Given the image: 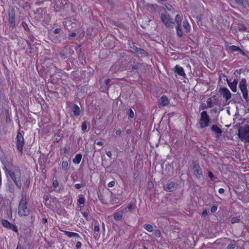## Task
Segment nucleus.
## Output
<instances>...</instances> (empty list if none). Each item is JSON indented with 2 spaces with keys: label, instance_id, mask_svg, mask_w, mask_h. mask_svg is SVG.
<instances>
[{
  "label": "nucleus",
  "instance_id": "79ce46f5",
  "mask_svg": "<svg viewBox=\"0 0 249 249\" xmlns=\"http://www.w3.org/2000/svg\"><path fill=\"white\" fill-rule=\"evenodd\" d=\"M231 222L232 224L238 223L240 222V219L237 217H233L231 218Z\"/></svg>",
  "mask_w": 249,
  "mask_h": 249
},
{
  "label": "nucleus",
  "instance_id": "0e129e2a",
  "mask_svg": "<svg viewBox=\"0 0 249 249\" xmlns=\"http://www.w3.org/2000/svg\"><path fill=\"white\" fill-rule=\"evenodd\" d=\"M100 230L99 226L98 225H95L94 227V231H98L99 232Z\"/></svg>",
  "mask_w": 249,
  "mask_h": 249
},
{
  "label": "nucleus",
  "instance_id": "7ed1b4c3",
  "mask_svg": "<svg viewBox=\"0 0 249 249\" xmlns=\"http://www.w3.org/2000/svg\"><path fill=\"white\" fill-rule=\"evenodd\" d=\"M21 197L18 206V213L20 216H27L30 214V210L27 208V201L25 196L22 195Z\"/></svg>",
  "mask_w": 249,
  "mask_h": 249
},
{
  "label": "nucleus",
  "instance_id": "b1692460",
  "mask_svg": "<svg viewBox=\"0 0 249 249\" xmlns=\"http://www.w3.org/2000/svg\"><path fill=\"white\" fill-rule=\"evenodd\" d=\"M65 234L69 237H80V236L78 233L71 231H66L65 232Z\"/></svg>",
  "mask_w": 249,
  "mask_h": 249
},
{
  "label": "nucleus",
  "instance_id": "f3484780",
  "mask_svg": "<svg viewBox=\"0 0 249 249\" xmlns=\"http://www.w3.org/2000/svg\"><path fill=\"white\" fill-rule=\"evenodd\" d=\"M169 103V100L166 96H162L159 100V105L162 107L167 105Z\"/></svg>",
  "mask_w": 249,
  "mask_h": 249
},
{
  "label": "nucleus",
  "instance_id": "72a5a7b5",
  "mask_svg": "<svg viewBox=\"0 0 249 249\" xmlns=\"http://www.w3.org/2000/svg\"><path fill=\"white\" fill-rule=\"evenodd\" d=\"M143 227L149 232H152L153 231V227L150 224H144Z\"/></svg>",
  "mask_w": 249,
  "mask_h": 249
},
{
  "label": "nucleus",
  "instance_id": "f257e3e1",
  "mask_svg": "<svg viewBox=\"0 0 249 249\" xmlns=\"http://www.w3.org/2000/svg\"><path fill=\"white\" fill-rule=\"evenodd\" d=\"M7 177H10L14 181L17 187L20 189L22 186L21 181V171L19 167L6 174Z\"/></svg>",
  "mask_w": 249,
  "mask_h": 249
},
{
  "label": "nucleus",
  "instance_id": "bf43d9fd",
  "mask_svg": "<svg viewBox=\"0 0 249 249\" xmlns=\"http://www.w3.org/2000/svg\"><path fill=\"white\" fill-rule=\"evenodd\" d=\"M116 67L117 66L116 65L112 66V67L110 68V71H111L112 72H116L117 71Z\"/></svg>",
  "mask_w": 249,
  "mask_h": 249
},
{
  "label": "nucleus",
  "instance_id": "c9c22d12",
  "mask_svg": "<svg viewBox=\"0 0 249 249\" xmlns=\"http://www.w3.org/2000/svg\"><path fill=\"white\" fill-rule=\"evenodd\" d=\"M229 49L232 52L240 51V48L234 45L230 46L229 47Z\"/></svg>",
  "mask_w": 249,
  "mask_h": 249
},
{
  "label": "nucleus",
  "instance_id": "a19ab883",
  "mask_svg": "<svg viewBox=\"0 0 249 249\" xmlns=\"http://www.w3.org/2000/svg\"><path fill=\"white\" fill-rule=\"evenodd\" d=\"M128 211L132 212L135 209V205H132V204H128V206L126 208Z\"/></svg>",
  "mask_w": 249,
  "mask_h": 249
},
{
  "label": "nucleus",
  "instance_id": "5701e85b",
  "mask_svg": "<svg viewBox=\"0 0 249 249\" xmlns=\"http://www.w3.org/2000/svg\"><path fill=\"white\" fill-rule=\"evenodd\" d=\"M82 155L81 154H78L76 155L75 158L72 160V161L74 164H78L80 163Z\"/></svg>",
  "mask_w": 249,
  "mask_h": 249
},
{
  "label": "nucleus",
  "instance_id": "423d86ee",
  "mask_svg": "<svg viewBox=\"0 0 249 249\" xmlns=\"http://www.w3.org/2000/svg\"><path fill=\"white\" fill-rule=\"evenodd\" d=\"M239 88L242 93L243 98L247 105L249 104V91L247 89V83L245 78L241 79L239 84Z\"/></svg>",
  "mask_w": 249,
  "mask_h": 249
},
{
  "label": "nucleus",
  "instance_id": "774afa93",
  "mask_svg": "<svg viewBox=\"0 0 249 249\" xmlns=\"http://www.w3.org/2000/svg\"><path fill=\"white\" fill-rule=\"evenodd\" d=\"M225 192V190L223 188H220L218 190V192L220 194H223Z\"/></svg>",
  "mask_w": 249,
  "mask_h": 249
},
{
  "label": "nucleus",
  "instance_id": "37998d69",
  "mask_svg": "<svg viewBox=\"0 0 249 249\" xmlns=\"http://www.w3.org/2000/svg\"><path fill=\"white\" fill-rule=\"evenodd\" d=\"M128 112H129V113H128L129 117L131 119L134 118L135 115H134V113L132 109L131 108H130L128 110Z\"/></svg>",
  "mask_w": 249,
  "mask_h": 249
},
{
  "label": "nucleus",
  "instance_id": "6e6d98bb",
  "mask_svg": "<svg viewBox=\"0 0 249 249\" xmlns=\"http://www.w3.org/2000/svg\"><path fill=\"white\" fill-rule=\"evenodd\" d=\"M241 70H237L234 72V74L236 77L239 78V75L241 74Z\"/></svg>",
  "mask_w": 249,
  "mask_h": 249
},
{
  "label": "nucleus",
  "instance_id": "393cba45",
  "mask_svg": "<svg viewBox=\"0 0 249 249\" xmlns=\"http://www.w3.org/2000/svg\"><path fill=\"white\" fill-rule=\"evenodd\" d=\"M129 48L130 51L135 53H137L139 49V48L135 45L134 43H132V44H129Z\"/></svg>",
  "mask_w": 249,
  "mask_h": 249
},
{
  "label": "nucleus",
  "instance_id": "052dcab7",
  "mask_svg": "<svg viewBox=\"0 0 249 249\" xmlns=\"http://www.w3.org/2000/svg\"><path fill=\"white\" fill-rule=\"evenodd\" d=\"M22 26H23V28H24L25 30H28V25H27V23H26L24 22H22Z\"/></svg>",
  "mask_w": 249,
  "mask_h": 249
},
{
  "label": "nucleus",
  "instance_id": "49530a36",
  "mask_svg": "<svg viewBox=\"0 0 249 249\" xmlns=\"http://www.w3.org/2000/svg\"><path fill=\"white\" fill-rule=\"evenodd\" d=\"M208 176L212 180H214L215 179V177L211 171L208 172Z\"/></svg>",
  "mask_w": 249,
  "mask_h": 249
},
{
  "label": "nucleus",
  "instance_id": "3c124183",
  "mask_svg": "<svg viewBox=\"0 0 249 249\" xmlns=\"http://www.w3.org/2000/svg\"><path fill=\"white\" fill-rule=\"evenodd\" d=\"M207 107H212V100L211 98H209L207 99Z\"/></svg>",
  "mask_w": 249,
  "mask_h": 249
},
{
  "label": "nucleus",
  "instance_id": "58836bf2",
  "mask_svg": "<svg viewBox=\"0 0 249 249\" xmlns=\"http://www.w3.org/2000/svg\"><path fill=\"white\" fill-rule=\"evenodd\" d=\"M137 53L141 54V55H143L144 56H147L148 54V53L146 52V51H145L144 49H141V48H139Z\"/></svg>",
  "mask_w": 249,
  "mask_h": 249
},
{
  "label": "nucleus",
  "instance_id": "2f4dec72",
  "mask_svg": "<svg viewBox=\"0 0 249 249\" xmlns=\"http://www.w3.org/2000/svg\"><path fill=\"white\" fill-rule=\"evenodd\" d=\"M59 54L62 60L66 59L69 57V54L65 53L63 51H60L59 53Z\"/></svg>",
  "mask_w": 249,
  "mask_h": 249
},
{
  "label": "nucleus",
  "instance_id": "603ef678",
  "mask_svg": "<svg viewBox=\"0 0 249 249\" xmlns=\"http://www.w3.org/2000/svg\"><path fill=\"white\" fill-rule=\"evenodd\" d=\"M26 42L28 45V48L29 49V50H31L30 53H32V50L33 49V48L32 47V46H31V44L29 40H26Z\"/></svg>",
  "mask_w": 249,
  "mask_h": 249
},
{
  "label": "nucleus",
  "instance_id": "5fc2aeb1",
  "mask_svg": "<svg viewBox=\"0 0 249 249\" xmlns=\"http://www.w3.org/2000/svg\"><path fill=\"white\" fill-rule=\"evenodd\" d=\"M166 8L168 11H171L172 12H174V11H175L174 9L173 8L172 6L171 5H169L168 6H166Z\"/></svg>",
  "mask_w": 249,
  "mask_h": 249
},
{
  "label": "nucleus",
  "instance_id": "a878e982",
  "mask_svg": "<svg viewBox=\"0 0 249 249\" xmlns=\"http://www.w3.org/2000/svg\"><path fill=\"white\" fill-rule=\"evenodd\" d=\"M5 116H6V120L5 121L7 123L10 124L11 122V119H10V117L11 115V112L8 110L6 109L5 110Z\"/></svg>",
  "mask_w": 249,
  "mask_h": 249
},
{
  "label": "nucleus",
  "instance_id": "f03ea898",
  "mask_svg": "<svg viewBox=\"0 0 249 249\" xmlns=\"http://www.w3.org/2000/svg\"><path fill=\"white\" fill-rule=\"evenodd\" d=\"M1 161L3 165L5 174L12 171L18 167L13 165L12 160L9 155H4L1 158Z\"/></svg>",
  "mask_w": 249,
  "mask_h": 249
},
{
  "label": "nucleus",
  "instance_id": "20e7f679",
  "mask_svg": "<svg viewBox=\"0 0 249 249\" xmlns=\"http://www.w3.org/2000/svg\"><path fill=\"white\" fill-rule=\"evenodd\" d=\"M54 10L56 12L65 10L67 13H69L71 10V5L68 4L66 0H57L54 5Z\"/></svg>",
  "mask_w": 249,
  "mask_h": 249
},
{
  "label": "nucleus",
  "instance_id": "7c9ffc66",
  "mask_svg": "<svg viewBox=\"0 0 249 249\" xmlns=\"http://www.w3.org/2000/svg\"><path fill=\"white\" fill-rule=\"evenodd\" d=\"M110 202L111 204H114L118 203V198L116 197V195L111 193Z\"/></svg>",
  "mask_w": 249,
  "mask_h": 249
},
{
  "label": "nucleus",
  "instance_id": "0eeeda50",
  "mask_svg": "<svg viewBox=\"0 0 249 249\" xmlns=\"http://www.w3.org/2000/svg\"><path fill=\"white\" fill-rule=\"evenodd\" d=\"M210 117L206 111H202L200 114L199 121L200 127L203 128L209 125L210 123Z\"/></svg>",
  "mask_w": 249,
  "mask_h": 249
},
{
  "label": "nucleus",
  "instance_id": "1a4fd4ad",
  "mask_svg": "<svg viewBox=\"0 0 249 249\" xmlns=\"http://www.w3.org/2000/svg\"><path fill=\"white\" fill-rule=\"evenodd\" d=\"M160 18L166 28L172 27V25L175 23L173 19L169 15H165L163 13L160 14Z\"/></svg>",
  "mask_w": 249,
  "mask_h": 249
},
{
  "label": "nucleus",
  "instance_id": "ddd939ff",
  "mask_svg": "<svg viewBox=\"0 0 249 249\" xmlns=\"http://www.w3.org/2000/svg\"><path fill=\"white\" fill-rule=\"evenodd\" d=\"M1 223H2V225L4 227H5L8 229L12 230L13 231H14L16 232H18V230L17 227L16 226L14 225V224L10 223L7 220L3 219L1 221Z\"/></svg>",
  "mask_w": 249,
  "mask_h": 249
},
{
  "label": "nucleus",
  "instance_id": "4d7b16f0",
  "mask_svg": "<svg viewBox=\"0 0 249 249\" xmlns=\"http://www.w3.org/2000/svg\"><path fill=\"white\" fill-rule=\"evenodd\" d=\"M217 210V207L216 206H213L211 209L212 213H215Z\"/></svg>",
  "mask_w": 249,
  "mask_h": 249
},
{
  "label": "nucleus",
  "instance_id": "338daca9",
  "mask_svg": "<svg viewBox=\"0 0 249 249\" xmlns=\"http://www.w3.org/2000/svg\"><path fill=\"white\" fill-rule=\"evenodd\" d=\"M238 77H236V79H234L233 81L232 82L233 84H234L235 85H236L238 83Z\"/></svg>",
  "mask_w": 249,
  "mask_h": 249
},
{
  "label": "nucleus",
  "instance_id": "864d4df0",
  "mask_svg": "<svg viewBox=\"0 0 249 249\" xmlns=\"http://www.w3.org/2000/svg\"><path fill=\"white\" fill-rule=\"evenodd\" d=\"M236 247V244H230L227 246V249H234Z\"/></svg>",
  "mask_w": 249,
  "mask_h": 249
},
{
  "label": "nucleus",
  "instance_id": "6e6552de",
  "mask_svg": "<svg viewBox=\"0 0 249 249\" xmlns=\"http://www.w3.org/2000/svg\"><path fill=\"white\" fill-rule=\"evenodd\" d=\"M16 142L17 148L18 152L21 154L23 153V147L24 145V140L19 131L18 132Z\"/></svg>",
  "mask_w": 249,
  "mask_h": 249
},
{
  "label": "nucleus",
  "instance_id": "a211bd4d",
  "mask_svg": "<svg viewBox=\"0 0 249 249\" xmlns=\"http://www.w3.org/2000/svg\"><path fill=\"white\" fill-rule=\"evenodd\" d=\"M63 35L59 36V35H58V36H55L53 35H52L51 36V38L53 42L59 43L61 41L62 38L63 37Z\"/></svg>",
  "mask_w": 249,
  "mask_h": 249
},
{
  "label": "nucleus",
  "instance_id": "9d476101",
  "mask_svg": "<svg viewBox=\"0 0 249 249\" xmlns=\"http://www.w3.org/2000/svg\"><path fill=\"white\" fill-rule=\"evenodd\" d=\"M193 169L196 177L200 178L202 176V171L196 161L193 162Z\"/></svg>",
  "mask_w": 249,
  "mask_h": 249
},
{
  "label": "nucleus",
  "instance_id": "ea45409f",
  "mask_svg": "<svg viewBox=\"0 0 249 249\" xmlns=\"http://www.w3.org/2000/svg\"><path fill=\"white\" fill-rule=\"evenodd\" d=\"M58 185H59L58 182L57 180L56 179V178L55 177V178H54V177H53V187L54 188H56L57 187H58Z\"/></svg>",
  "mask_w": 249,
  "mask_h": 249
},
{
  "label": "nucleus",
  "instance_id": "f704fd0d",
  "mask_svg": "<svg viewBox=\"0 0 249 249\" xmlns=\"http://www.w3.org/2000/svg\"><path fill=\"white\" fill-rule=\"evenodd\" d=\"M238 29L239 31L241 32H244L247 30L246 27L243 24H239L238 25Z\"/></svg>",
  "mask_w": 249,
  "mask_h": 249
},
{
  "label": "nucleus",
  "instance_id": "69168bd1",
  "mask_svg": "<svg viewBox=\"0 0 249 249\" xmlns=\"http://www.w3.org/2000/svg\"><path fill=\"white\" fill-rule=\"evenodd\" d=\"M43 200L45 202H47L48 200H49V197L47 195H45L44 196H43Z\"/></svg>",
  "mask_w": 249,
  "mask_h": 249
},
{
  "label": "nucleus",
  "instance_id": "6ab92c4d",
  "mask_svg": "<svg viewBox=\"0 0 249 249\" xmlns=\"http://www.w3.org/2000/svg\"><path fill=\"white\" fill-rule=\"evenodd\" d=\"M72 111L75 116H79L80 114L79 107L76 104H74L72 107Z\"/></svg>",
  "mask_w": 249,
  "mask_h": 249
},
{
  "label": "nucleus",
  "instance_id": "de8ad7c7",
  "mask_svg": "<svg viewBox=\"0 0 249 249\" xmlns=\"http://www.w3.org/2000/svg\"><path fill=\"white\" fill-rule=\"evenodd\" d=\"M64 49H65V50L69 51L70 53H71L72 54V53H74L73 50H72V49L70 46H65Z\"/></svg>",
  "mask_w": 249,
  "mask_h": 249
},
{
  "label": "nucleus",
  "instance_id": "9b49d317",
  "mask_svg": "<svg viewBox=\"0 0 249 249\" xmlns=\"http://www.w3.org/2000/svg\"><path fill=\"white\" fill-rule=\"evenodd\" d=\"M9 22L11 26L14 27L15 25V10L14 8H12L8 12Z\"/></svg>",
  "mask_w": 249,
  "mask_h": 249
},
{
  "label": "nucleus",
  "instance_id": "412c9836",
  "mask_svg": "<svg viewBox=\"0 0 249 249\" xmlns=\"http://www.w3.org/2000/svg\"><path fill=\"white\" fill-rule=\"evenodd\" d=\"M123 215V212L122 211H119L114 214V218L116 221L122 220Z\"/></svg>",
  "mask_w": 249,
  "mask_h": 249
},
{
  "label": "nucleus",
  "instance_id": "473e14b6",
  "mask_svg": "<svg viewBox=\"0 0 249 249\" xmlns=\"http://www.w3.org/2000/svg\"><path fill=\"white\" fill-rule=\"evenodd\" d=\"M236 2L240 5H242L244 7H246L248 3L246 0H235Z\"/></svg>",
  "mask_w": 249,
  "mask_h": 249
},
{
  "label": "nucleus",
  "instance_id": "c03bdc74",
  "mask_svg": "<svg viewBox=\"0 0 249 249\" xmlns=\"http://www.w3.org/2000/svg\"><path fill=\"white\" fill-rule=\"evenodd\" d=\"M85 198L83 196H80L78 200V203L79 204H84L85 203Z\"/></svg>",
  "mask_w": 249,
  "mask_h": 249
},
{
  "label": "nucleus",
  "instance_id": "aec40b11",
  "mask_svg": "<svg viewBox=\"0 0 249 249\" xmlns=\"http://www.w3.org/2000/svg\"><path fill=\"white\" fill-rule=\"evenodd\" d=\"M46 12V8H37L35 12V14H38L40 17H42Z\"/></svg>",
  "mask_w": 249,
  "mask_h": 249
},
{
  "label": "nucleus",
  "instance_id": "e2e57ef3",
  "mask_svg": "<svg viewBox=\"0 0 249 249\" xmlns=\"http://www.w3.org/2000/svg\"><path fill=\"white\" fill-rule=\"evenodd\" d=\"M115 185V182L113 181H110L108 183V186L109 187H113Z\"/></svg>",
  "mask_w": 249,
  "mask_h": 249
},
{
  "label": "nucleus",
  "instance_id": "8fccbe9b",
  "mask_svg": "<svg viewBox=\"0 0 249 249\" xmlns=\"http://www.w3.org/2000/svg\"><path fill=\"white\" fill-rule=\"evenodd\" d=\"M85 184H79V183H77V184H75V185H74V187H75L76 189H80L81 188L84 187V186H85Z\"/></svg>",
  "mask_w": 249,
  "mask_h": 249
},
{
  "label": "nucleus",
  "instance_id": "13d9d810",
  "mask_svg": "<svg viewBox=\"0 0 249 249\" xmlns=\"http://www.w3.org/2000/svg\"><path fill=\"white\" fill-rule=\"evenodd\" d=\"M30 184V180L29 178H27L26 180V181L24 183V185L26 186V187H28L29 186V184Z\"/></svg>",
  "mask_w": 249,
  "mask_h": 249
},
{
  "label": "nucleus",
  "instance_id": "bb28decb",
  "mask_svg": "<svg viewBox=\"0 0 249 249\" xmlns=\"http://www.w3.org/2000/svg\"><path fill=\"white\" fill-rule=\"evenodd\" d=\"M183 26L187 32H190L191 27L187 20H185L183 21Z\"/></svg>",
  "mask_w": 249,
  "mask_h": 249
},
{
  "label": "nucleus",
  "instance_id": "09e8293b",
  "mask_svg": "<svg viewBox=\"0 0 249 249\" xmlns=\"http://www.w3.org/2000/svg\"><path fill=\"white\" fill-rule=\"evenodd\" d=\"M154 234L157 238H159L161 236V232L160 230H156L154 232Z\"/></svg>",
  "mask_w": 249,
  "mask_h": 249
},
{
  "label": "nucleus",
  "instance_id": "c85d7f7f",
  "mask_svg": "<svg viewBox=\"0 0 249 249\" xmlns=\"http://www.w3.org/2000/svg\"><path fill=\"white\" fill-rule=\"evenodd\" d=\"M175 21L177 24L176 26H181V18L179 15H176Z\"/></svg>",
  "mask_w": 249,
  "mask_h": 249
},
{
  "label": "nucleus",
  "instance_id": "2eb2a0df",
  "mask_svg": "<svg viewBox=\"0 0 249 249\" xmlns=\"http://www.w3.org/2000/svg\"><path fill=\"white\" fill-rule=\"evenodd\" d=\"M211 130L216 135V137L217 138H219L222 133V130L216 124L212 125Z\"/></svg>",
  "mask_w": 249,
  "mask_h": 249
},
{
  "label": "nucleus",
  "instance_id": "39448f33",
  "mask_svg": "<svg viewBox=\"0 0 249 249\" xmlns=\"http://www.w3.org/2000/svg\"><path fill=\"white\" fill-rule=\"evenodd\" d=\"M238 136L241 141L249 143V125L239 127L238 129Z\"/></svg>",
  "mask_w": 249,
  "mask_h": 249
},
{
  "label": "nucleus",
  "instance_id": "680f3d73",
  "mask_svg": "<svg viewBox=\"0 0 249 249\" xmlns=\"http://www.w3.org/2000/svg\"><path fill=\"white\" fill-rule=\"evenodd\" d=\"M82 244L80 242L78 241L76 242V249H79L81 247Z\"/></svg>",
  "mask_w": 249,
  "mask_h": 249
},
{
  "label": "nucleus",
  "instance_id": "dca6fc26",
  "mask_svg": "<svg viewBox=\"0 0 249 249\" xmlns=\"http://www.w3.org/2000/svg\"><path fill=\"white\" fill-rule=\"evenodd\" d=\"M174 71L178 75L185 77L186 74L182 67L176 65L174 68Z\"/></svg>",
  "mask_w": 249,
  "mask_h": 249
},
{
  "label": "nucleus",
  "instance_id": "e433bc0d",
  "mask_svg": "<svg viewBox=\"0 0 249 249\" xmlns=\"http://www.w3.org/2000/svg\"><path fill=\"white\" fill-rule=\"evenodd\" d=\"M53 33L54 34H58V35H59V36H61V35H63V32L62 31V29L61 28H59L55 29L53 31Z\"/></svg>",
  "mask_w": 249,
  "mask_h": 249
},
{
  "label": "nucleus",
  "instance_id": "f8f14e48",
  "mask_svg": "<svg viewBox=\"0 0 249 249\" xmlns=\"http://www.w3.org/2000/svg\"><path fill=\"white\" fill-rule=\"evenodd\" d=\"M178 187V184L175 182H171L167 183L164 187V189L167 192H173L176 190Z\"/></svg>",
  "mask_w": 249,
  "mask_h": 249
},
{
  "label": "nucleus",
  "instance_id": "4be33fe9",
  "mask_svg": "<svg viewBox=\"0 0 249 249\" xmlns=\"http://www.w3.org/2000/svg\"><path fill=\"white\" fill-rule=\"evenodd\" d=\"M227 83L230 87L231 90L234 92H235L237 91V86L236 85H235L233 84L232 82H230L228 79H227Z\"/></svg>",
  "mask_w": 249,
  "mask_h": 249
},
{
  "label": "nucleus",
  "instance_id": "4c0bfd02",
  "mask_svg": "<svg viewBox=\"0 0 249 249\" xmlns=\"http://www.w3.org/2000/svg\"><path fill=\"white\" fill-rule=\"evenodd\" d=\"M68 163L67 161H63L62 162V168L65 171H67L68 167Z\"/></svg>",
  "mask_w": 249,
  "mask_h": 249
},
{
  "label": "nucleus",
  "instance_id": "a18cd8bd",
  "mask_svg": "<svg viewBox=\"0 0 249 249\" xmlns=\"http://www.w3.org/2000/svg\"><path fill=\"white\" fill-rule=\"evenodd\" d=\"M8 191L9 192L11 193H14L15 191V188L13 185H8Z\"/></svg>",
  "mask_w": 249,
  "mask_h": 249
},
{
  "label": "nucleus",
  "instance_id": "cd10ccee",
  "mask_svg": "<svg viewBox=\"0 0 249 249\" xmlns=\"http://www.w3.org/2000/svg\"><path fill=\"white\" fill-rule=\"evenodd\" d=\"M88 125H89V123L87 121H84L82 124V130L84 132L87 131V128Z\"/></svg>",
  "mask_w": 249,
  "mask_h": 249
},
{
  "label": "nucleus",
  "instance_id": "4468645a",
  "mask_svg": "<svg viewBox=\"0 0 249 249\" xmlns=\"http://www.w3.org/2000/svg\"><path fill=\"white\" fill-rule=\"evenodd\" d=\"M219 91L221 92L223 97L225 98L226 101H228L231 98V93L227 88H221Z\"/></svg>",
  "mask_w": 249,
  "mask_h": 249
},
{
  "label": "nucleus",
  "instance_id": "c756f323",
  "mask_svg": "<svg viewBox=\"0 0 249 249\" xmlns=\"http://www.w3.org/2000/svg\"><path fill=\"white\" fill-rule=\"evenodd\" d=\"M176 29L178 36L181 37L183 36V32L181 28V26H176Z\"/></svg>",
  "mask_w": 249,
  "mask_h": 249
}]
</instances>
